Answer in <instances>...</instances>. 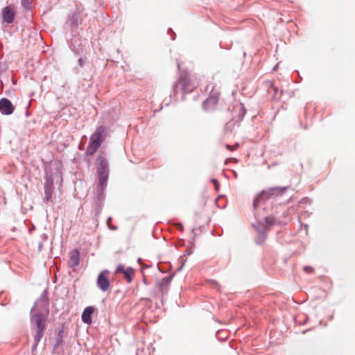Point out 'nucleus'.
I'll list each match as a JSON object with an SVG mask.
<instances>
[{"label": "nucleus", "instance_id": "obj_1", "mask_svg": "<svg viewBox=\"0 0 355 355\" xmlns=\"http://www.w3.org/2000/svg\"><path fill=\"white\" fill-rule=\"evenodd\" d=\"M96 168L98 176L97 184L98 199L101 201L104 199V189L107 186L109 175V164L104 155H99L96 159Z\"/></svg>", "mask_w": 355, "mask_h": 355}, {"label": "nucleus", "instance_id": "obj_2", "mask_svg": "<svg viewBox=\"0 0 355 355\" xmlns=\"http://www.w3.org/2000/svg\"><path fill=\"white\" fill-rule=\"evenodd\" d=\"M107 135L108 130L105 126L101 125L98 127L90 137L89 142L86 150V154L93 155Z\"/></svg>", "mask_w": 355, "mask_h": 355}, {"label": "nucleus", "instance_id": "obj_3", "mask_svg": "<svg viewBox=\"0 0 355 355\" xmlns=\"http://www.w3.org/2000/svg\"><path fill=\"white\" fill-rule=\"evenodd\" d=\"M196 86L187 73H182L180 74L178 83L174 85L173 90L175 94L180 92L182 94H186L191 92Z\"/></svg>", "mask_w": 355, "mask_h": 355}, {"label": "nucleus", "instance_id": "obj_4", "mask_svg": "<svg viewBox=\"0 0 355 355\" xmlns=\"http://www.w3.org/2000/svg\"><path fill=\"white\" fill-rule=\"evenodd\" d=\"M31 324L32 327H36V333L34 336L35 344L33 346V349H34L37 347L46 329L45 318L44 315L42 313L34 314L31 318Z\"/></svg>", "mask_w": 355, "mask_h": 355}, {"label": "nucleus", "instance_id": "obj_5", "mask_svg": "<svg viewBox=\"0 0 355 355\" xmlns=\"http://www.w3.org/2000/svg\"><path fill=\"white\" fill-rule=\"evenodd\" d=\"M275 223V218L272 216H267L265 218L263 224H258L256 227L261 240H264L266 236V231L268 227H270Z\"/></svg>", "mask_w": 355, "mask_h": 355}, {"label": "nucleus", "instance_id": "obj_6", "mask_svg": "<svg viewBox=\"0 0 355 355\" xmlns=\"http://www.w3.org/2000/svg\"><path fill=\"white\" fill-rule=\"evenodd\" d=\"M109 273V271L105 270L102 271L98 277L97 279V286L102 291H107L109 290L110 286V282L107 277H106V275Z\"/></svg>", "mask_w": 355, "mask_h": 355}, {"label": "nucleus", "instance_id": "obj_7", "mask_svg": "<svg viewBox=\"0 0 355 355\" xmlns=\"http://www.w3.org/2000/svg\"><path fill=\"white\" fill-rule=\"evenodd\" d=\"M15 110L11 101L8 98H3L0 100V112L5 115L11 114Z\"/></svg>", "mask_w": 355, "mask_h": 355}, {"label": "nucleus", "instance_id": "obj_8", "mask_svg": "<svg viewBox=\"0 0 355 355\" xmlns=\"http://www.w3.org/2000/svg\"><path fill=\"white\" fill-rule=\"evenodd\" d=\"M15 10L10 6L5 7L2 11L3 21L7 24L12 23L15 19Z\"/></svg>", "mask_w": 355, "mask_h": 355}, {"label": "nucleus", "instance_id": "obj_9", "mask_svg": "<svg viewBox=\"0 0 355 355\" xmlns=\"http://www.w3.org/2000/svg\"><path fill=\"white\" fill-rule=\"evenodd\" d=\"M172 279L173 276L169 275L164 277L157 282V288L162 294H165L168 292Z\"/></svg>", "mask_w": 355, "mask_h": 355}, {"label": "nucleus", "instance_id": "obj_10", "mask_svg": "<svg viewBox=\"0 0 355 355\" xmlns=\"http://www.w3.org/2000/svg\"><path fill=\"white\" fill-rule=\"evenodd\" d=\"M116 272L117 273H122L124 275V278L128 283H130L134 276V270L130 268H125L123 266L120 265L116 268Z\"/></svg>", "mask_w": 355, "mask_h": 355}, {"label": "nucleus", "instance_id": "obj_11", "mask_svg": "<svg viewBox=\"0 0 355 355\" xmlns=\"http://www.w3.org/2000/svg\"><path fill=\"white\" fill-rule=\"evenodd\" d=\"M218 94L213 92L204 102L202 107L205 110H209L218 103Z\"/></svg>", "mask_w": 355, "mask_h": 355}, {"label": "nucleus", "instance_id": "obj_12", "mask_svg": "<svg viewBox=\"0 0 355 355\" xmlns=\"http://www.w3.org/2000/svg\"><path fill=\"white\" fill-rule=\"evenodd\" d=\"M94 311V307L87 306L85 309L82 314V320L85 324H91L92 315Z\"/></svg>", "mask_w": 355, "mask_h": 355}, {"label": "nucleus", "instance_id": "obj_13", "mask_svg": "<svg viewBox=\"0 0 355 355\" xmlns=\"http://www.w3.org/2000/svg\"><path fill=\"white\" fill-rule=\"evenodd\" d=\"M80 261V254L78 250H73L70 253V259L69 261V266L70 267H76L78 266Z\"/></svg>", "mask_w": 355, "mask_h": 355}, {"label": "nucleus", "instance_id": "obj_14", "mask_svg": "<svg viewBox=\"0 0 355 355\" xmlns=\"http://www.w3.org/2000/svg\"><path fill=\"white\" fill-rule=\"evenodd\" d=\"M53 191V181L47 180L44 185V200L48 202L51 199Z\"/></svg>", "mask_w": 355, "mask_h": 355}, {"label": "nucleus", "instance_id": "obj_15", "mask_svg": "<svg viewBox=\"0 0 355 355\" xmlns=\"http://www.w3.org/2000/svg\"><path fill=\"white\" fill-rule=\"evenodd\" d=\"M268 198V193L262 191L254 200L253 202L254 208L256 209L259 207V204L264 201Z\"/></svg>", "mask_w": 355, "mask_h": 355}, {"label": "nucleus", "instance_id": "obj_16", "mask_svg": "<svg viewBox=\"0 0 355 355\" xmlns=\"http://www.w3.org/2000/svg\"><path fill=\"white\" fill-rule=\"evenodd\" d=\"M32 0H21V3L25 9H30Z\"/></svg>", "mask_w": 355, "mask_h": 355}, {"label": "nucleus", "instance_id": "obj_17", "mask_svg": "<svg viewBox=\"0 0 355 355\" xmlns=\"http://www.w3.org/2000/svg\"><path fill=\"white\" fill-rule=\"evenodd\" d=\"M78 17L76 14L73 15L69 19V21H71L72 24L77 25L78 24Z\"/></svg>", "mask_w": 355, "mask_h": 355}, {"label": "nucleus", "instance_id": "obj_18", "mask_svg": "<svg viewBox=\"0 0 355 355\" xmlns=\"http://www.w3.org/2000/svg\"><path fill=\"white\" fill-rule=\"evenodd\" d=\"M238 146H239V144H236L235 145V146H230V145H229V144H227V145H226V148H227V149H228L229 150H236V149L238 148Z\"/></svg>", "mask_w": 355, "mask_h": 355}, {"label": "nucleus", "instance_id": "obj_19", "mask_svg": "<svg viewBox=\"0 0 355 355\" xmlns=\"http://www.w3.org/2000/svg\"><path fill=\"white\" fill-rule=\"evenodd\" d=\"M304 270L306 272V273H311L313 271V268L311 266H304Z\"/></svg>", "mask_w": 355, "mask_h": 355}, {"label": "nucleus", "instance_id": "obj_20", "mask_svg": "<svg viewBox=\"0 0 355 355\" xmlns=\"http://www.w3.org/2000/svg\"><path fill=\"white\" fill-rule=\"evenodd\" d=\"M86 61V59H84L83 58H80L79 60H78V64L80 65V67H83L84 65V63Z\"/></svg>", "mask_w": 355, "mask_h": 355}, {"label": "nucleus", "instance_id": "obj_21", "mask_svg": "<svg viewBox=\"0 0 355 355\" xmlns=\"http://www.w3.org/2000/svg\"><path fill=\"white\" fill-rule=\"evenodd\" d=\"M272 191H274V190H277V191H279V193H282L286 190V188H283V189H281V188H275V189H272Z\"/></svg>", "mask_w": 355, "mask_h": 355}, {"label": "nucleus", "instance_id": "obj_22", "mask_svg": "<svg viewBox=\"0 0 355 355\" xmlns=\"http://www.w3.org/2000/svg\"><path fill=\"white\" fill-rule=\"evenodd\" d=\"M241 110L243 112V116L245 114V109L243 105H242V104L241 105Z\"/></svg>", "mask_w": 355, "mask_h": 355}, {"label": "nucleus", "instance_id": "obj_23", "mask_svg": "<svg viewBox=\"0 0 355 355\" xmlns=\"http://www.w3.org/2000/svg\"><path fill=\"white\" fill-rule=\"evenodd\" d=\"M214 187L217 191L219 190V183L218 182L216 184H214Z\"/></svg>", "mask_w": 355, "mask_h": 355}, {"label": "nucleus", "instance_id": "obj_24", "mask_svg": "<svg viewBox=\"0 0 355 355\" xmlns=\"http://www.w3.org/2000/svg\"><path fill=\"white\" fill-rule=\"evenodd\" d=\"M211 182H213L214 185L216 184L218 182L216 179H211Z\"/></svg>", "mask_w": 355, "mask_h": 355}, {"label": "nucleus", "instance_id": "obj_25", "mask_svg": "<svg viewBox=\"0 0 355 355\" xmlns=\"http://www.w3.org/2000/svg\"><path fill=\"white\" fill-rule=\"evenodd\" d=\"M111 220H112V218H111V217H110V218H107V225H110V223L111 222Z\"/></svg>", "mask_w": 355, "mask_h": 355}, {"label": "nucleus", "instance_id": "obj_26", "mask_svg": "<svg viewBox=\"0 0 355 355\" xmlns=\"http://www.w3.org/2000/svg\"><path fill=\"white\" fill-rule=\"evenodd\" d=\"M110 229H112V230H116V227H110Z\"/></svg>", "mask_w": 355, "mask_h": 355}, {"label": "nucleus", "instance_id": "obj_27", "mask_svg": "<svg viewBox=\"0 0 355 355\" xmlns=\"http://www.w3.org/2000/svg\"><path fill=\"white\" fill-rule=\"evenodd\" d=\"M180 64L179 62H178V68L180 69Z\"/></svg>", "mask_w": 355, "mask_h": 355}]
</instances>
